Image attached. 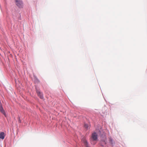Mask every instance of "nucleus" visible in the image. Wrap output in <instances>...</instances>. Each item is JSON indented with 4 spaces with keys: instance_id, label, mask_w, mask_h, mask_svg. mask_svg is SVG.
I'll list each match as a JSON object with an SVG mask.
<instances>
[{
    "instance_id": "obj_1",
    "label": "nucleus",
    "mask_w": 147,
    "mask_h": 147,
    "mask_svg": "<svg viewBox=\"0 0 147 147\" xmlns=\"http://www.w3.org/2000/svg\"><path fill=\"white\" fill-rule=\"evenodd\" d=\"M16 5L20 8H23L24 5L22 0H14Z\"/></svg>"
},
{
    "instance_id": "obj_2",
    "label": "nucleus",
    "mask_w": 147,
    "mask_h": 147,
    "mask_svg": "<svg viewBox=\"0 0 147 147\" xmlns=\"http://www.w3.org/2000/svg\"><path fill=\"white\" fill-rule=\"evenodd\" d=\"M92 138L94 140H97V135L96 133H94L92 134Z\"/></svg>"
},
{
    "instance_id": "obj_3",
    "label": "nucleus",
    "mask_w": 147,
    "mask_h": 147,
    "mask_svg": "<svg viewBox=\"0 0 147 147\" xmlns=\"http://www.w3.org/2000/svg\"><path fill=\"white\" fill-rule=\"evenodd\" d=\"M37 93L38 96L41 98L43 99V96L42 93H41L40 91L38 90L36 91Z\"/></svg>"
},
{
    "instance_id": "obj_4",
    "label": "nucleus",
    "mask_w": 147,
    "mask_h": 147,
    "mask_svg": "<svg viewBox=\"0 0 147 147\" xmlns=\"http://www.w3.org/2000/svg\"><path fill=\"white\" fill-rule=\"evenodd\" d=\"M5 135L3 132L0 133V138L3 140L5 138Z\"/></svg>"
},
{
    "instance_id": "obj_5",
    "label": "nucleus",
    "mask_w": 147,
    "mask_h": 147,
    "mask_svg": "<svg viewBox=\"0 0 147 147\" xmlns=\"http://www.w3.org/2000/svg\"><path fill=\"white\" fill-rule=\"evenodd\" d=\"M84 145L86 146V147H88V143L86 140H84Z\"/></svg>"
},
{
    "instance_id": "obj_6",
    "label": "nucleus",
    "mask_w": 147,
    "mask_h": 147,
    "mask_svg": "<svg viewBox=\"0 0 147 147\" xmlns=\"http://www.w3.org/2000/svg\"><path fill=\"white\" fill-rule=\"evenodd\" d=\"M86 128H87L88 127V126L87 124H85L84 126Z\"/></svg>"
},
{
    "instance_id": "obj_7",
    "label": "nucleus",
    "mask_w": 147,
    "mask_h": 147,
    "mask_svg": "<svg viewBox=\"0 0 147 147\" xmlns=\"http://www.w3.org/2000/svg\"><path fill=\"white\" fill-rule=\"evenodd\" d=\"M103 142H104V145H102V146H104V144H106V142H105V141H104Z\"/></svg>"
},
{
    "instance_id": "obj_8",
    "label": "nucleus",
    "mask_w": 147,
    "mask_h": 147,
    "mask_svg": "<svg viewBox=\"0 0 147 147\" xmlns=\"http://www.w3.org/2000/svg\"><path fill=\"white\" fill-rule=\"evenodd\" d=\"M110 142H111V143H112V141H113L112 140V139H110Z\"/></svg>"
}]
</instances>
